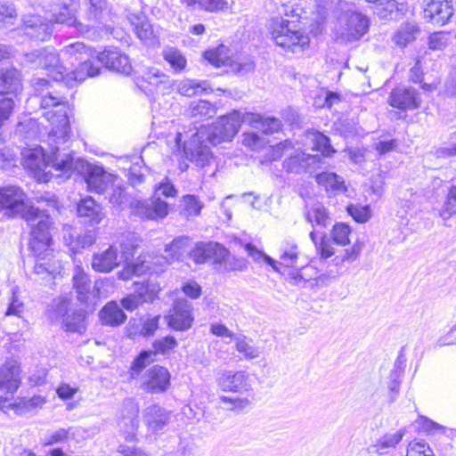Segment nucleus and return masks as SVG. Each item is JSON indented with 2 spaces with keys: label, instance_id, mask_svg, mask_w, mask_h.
Listing matches in <instances>:
<instances>
[{
  "label": "nucleus",
  "instance_id": "nucleus-35",
  "mask_svg": "<svg viewBox=\"0 0 456 456\" xmlns=\"http://www.w3.org/2000/svg\"><path fill=\"white\" fill-rule=\"evenodd\" d=\"M177 92L187 97H192L201 93L212 92L211 86L207 80L183 79L176 84Z\"/></svg>",
  "mask_w": 456,
  "mask_h": 456
},
{
  "label": "nucleus",
  "instance_id": "nucleus-52",
  "mask_svg": "<svg viewBox=\"0 0 456 456\" xmlns=\"http://www.w3.org/2000/svg\"><path fill=\"white\" fill-rule=\"evenodd\" d=\"M313 141L314 142V150L322 152L323 156L330 157L335 152L330 145V139L326 135L315 133L314 134Z\"/></svg>",
  "mask_w": 456,
  "mask_h": 456
},
{
  "label": "nucleus",
  "instance_id": "nucleus-17",
  "mask_svg": "<svg viewBox=\"0 0 456 456\" xmlns=\"http://www.w3.org/2000/svg\"><path fill=\"white\" fill-rule=\"evenodd\" d=\"M21 383L20 362L10 357L0 365V393L14 394Z\"/></svg>",
  "mask_w": 456,
  "mask_h": 456
},
{
  "label": "nucleus",
  "instance_id": "nucleus-45",
  "mask_svg": "<svg viewBox=\"0 0 456 456\" xmlns=\"http://www.w3.org/2000/svg\"><path fill=\"white\" fill-rule=\"evenodd\" d=\"M314 10L312 12L316 23L324 22L335 7V0H314Z\"/></svg>",
  "mask_w": 456,
  "mask_h": 456
},
{
  "label": "nucleus",
  "instance_id": "nucleus-3",
  "mask_svg": "<svg viewBox=\"0 0 456 456\" xmlns=\"http://www.w3.org/2000/svg\"><path fill=\"white\" fill-rule=\"evenodd\" d=\"M94 54H96V52L88 48L82 42H76L66 45L60 52L61 60L71 66H75L76 62H78V67L75 70L69 72L68 68L56 66L51 73L53 80L63 82L66 86L73 87L88 77H93L99 75L101 68L89 60Z\"/></svg>",
  "mask_w": 456,
  "mask_h": 456
},
{
  "label": "nucleus",
  "instance_id": "nucleus-9",
  "mask_svg": "<svg viewBox=\"0 0 456 456\" xmlns=\"http://www.w3.org/2000/svg\"><path fill=\"white\" fill-rule=\"evenodd\" d=\"M242 123H246L244 113L233 110L229 115L219 118L213 126L198 129L197 135L207 138L212 145H217L223 142L231 141Z\"/></svg>",
  "mask_w": 456,
  "mask_h": 456
},
{
  "label": "nucleus",
  "instance_id": "nucleus-55",
  "mask_svg": "<svg viewBox=\"0 0 456 456\" xmlns=\"http://www.w3.org/2000/svg\"><path fill=\"white\" fill-rule=\"evenodd\" d=\"M245 249L248 252V254L255 260V261H261L263 260L269 265H271L275 271L280 272L279 268L277 266V261H275L271 256H267L264 252L258 250L255 246L248 243L245 246Z\"/></svg>",
  "mask_w": 456,
  "mask_h": 456
},
{
  "label": "nucleus",
  "instance_id": "nucleus-23",
  "mask_svg": "<svg viewBox=\"0 0 456 456\" xmlns=\"http://www.w3.org/2000/svg\"><path fill=\"white\" fill-rule=\"evenodd\" d=\"M165 319L168 326L174 330H188L193 321L191 304L186 299H177L171 313Z\"/></svg>",
  "mask_w": 456,
  "mask_h": 456
},
{
  "label": "nucleus",
  "instance_id": "nucleus-29",
  "mask_svg": "<svg viewBox=\"0 0 456 456\" xmlns=\"http://www.w3.org/2000/svg\"><path fill=\"white\" fill-rule=\"evenodd\" d=\"M190 239L187 236H180L172 240L171 243L166 245V256L157 257L156 264L163 266L180 261L190 248Z\"/></svg>",
  "mask_w": 456,
  "mask_h": 456
},
{
  "label": "nucleus",
  "instance_id": "nucleus-53",
  "mask_svg": "<svg viewBox=\"0 0 456 456\" xmlns=\"http://www.w3.org/2000/svg\"><path fill=\"white\" fill-rule=\"evenodd\" d=\"M348 214L358 223L367 222L371 216L369 206L349 205L346 208Z\"/></svg>",
  "mask_w": 456,
  "mask_h": 456
},
{
  "label": "nucleus",
  "instance_id": "nucleus-30",
  "mask_svg": "<svg viewBox=\"0 0 456 456\" xmlns=\"http://www.w3.org/2000/svg\"><path fill=\"white\" fill-rule=\"evenodd\" d=\"M246 123L253 127L261 130L264 134H269L278 132L281 128V121L273 117H264L259 114L244 113Z\"/></svg>",
  "mask_w": 456,
  "mask_h": 456
},
{
  "label": "nucleus",
  "instance_id": "nucleus-34",
  "mask_svg": "<svg viewBox=\"0 0 456 456\" xmlns=\"http://www.w3.org/2000/svg\"><path fill=\"white\" fill-rule=\"evenodd\" d=\"M216 112V105L205 100L191 102L186 110L187 116L196 121L213 118Z\"/></svg>",
  "mask_w": 456,
  "mask_h": 456
},
{
  "label": "nucleus",
  "instance_id": "nucleus-14",
  "mask_svg": "<svg viewBox=\"0 0 456 456\" xmlns=\"http://www.w3.org/2000/svg\"><path fill=\"white\" fill-rule=\"evenodd\" d=\"M78 5V0H56L51 5V21L74 27L82 35H88V26L77 19Z\"/></svg>",
  "mask_w": 456,
  "mask_h": 456
},
{
  "label": "nucleus",
  "instance_id": "nucleus-62",
  "mask_svg": "<svg viewBox=\"0 0 456 456\" xmlns=\"http://www.w3.org/2000/svg\"><path fill=\"white\" fill-rule=\"evenodd\" d=\"M17 289H12V295L11 297V302L6 309L5 315H16L20 316L21 313L24 311V304L19 299L17 296Z\"/></svg>",
  "mask_w": 456,
  "mask_h": 456
},
{
  "label": "nucleus",
  "instance_id": "nucleus-16",
  "mask_svg": "<svg viewBox=\"0 0 456 456\" xmlns=\"http://www.w3.org/2000/svg\"><path fill=\"white\" fill-rule=\"evenodd\" d=\"M322 164L323 159L321 156L296 151L284 160L283 168L292 174L314 173L320 169Z\"/></svg>",
  "mask_w": 456,
  "mask_h": 456
},
{
  "label": "nucleus",
  "instance_id": "nucleus-57",
  "mask_svg": "<svg viewBox=\"0 0 456 456\" xmlns=\"http://www.w3.org/2000/svg\"><path fill=\"white\" fill-rule=\"evenodd\" d=\"M111 185V191L108 196L110 203L113 206H123L128 200L125 188L120 184H115V183Z\"/></svg>",
  "mask_w": 456,
  "mask_h": 456
},
{
  "label": "nucleus",
  "instance_id": "nucleus-2",
  "mask_svg": "<svg viewBox=\"0 0 456 456\" xmlns=\"http://www.w3.org/2000/svg\"><path fill=\"white\" fill-rule=\"evenodd\" d=\"M135 248L136 247L131 241H117L107 249L93 255L92 268L95 272L107 273L125 264L124 268L118 273V279L127 281L134 275L141 276L150 269V266L140 258L135 262L131 261Z\"/></svg>",
  "mask_w": 456,
  "mask_h": 456
},
{
  "label": "nucleus",
  "instance_id": "nucleus-37",
  "mask_svg": "<svg viewBox=\"0 0 456 456\" xmlns=\"http://www.w3.org/2000/svg\"><path fill=\"white\" fill-rule=\"evenodd\" d=\"M101 320L104 324L118 326L122 324L126 315L116 302L108 303L100 312Z\"/></svg>",
  "mask_w": 456,
  "mask_h": 456
},
{
  "label": "nucleus",
  "instance_id": "nucleus-10",
  "mask_svg": "<svg viewBox=\"0 0 456 456\" xmlns=\"http://www.w3.org/2000/svg\"><path fill=\"white\" fill-rule=\"evenodd\" d=\"M369 19L355 11H346L337 20L334 27L336 40L342 44L358 41L369 30Z\"/></svg>",
  "mask_w": 456,
  "mask_h": 456
},
{
  "label": "nucleus",
  "instance_id": "nucleus-36",
  "mask_svg": "<svg viewBox=\"0 0 456 456\" xmlns=\"http://www.w3.org/2000/svg\"><path fill=\"white\" fill-rule=\"evenodd\" d=\"M419 33V28L415 22H403L394 34L392 40L397 46L404 48L416 39Z\"/></svg>",
  "mask_w": 456,
  "mask_h": 456
},
{
  "label": "nucleus",
  "instance_id": "nucleus-12",
  "mask_svg": "<svg viewBox=\"0 0 456 456\" xmlns=\"http://www.w3.org/2000/svg\"><path fill=\"white\" fill-rule=\"evenodd\" d=\"M175 143L179 149L183 143L185 157L197 167L204 168L209 166L213 160V154L208 147V139L198 136L197 131L191 135L190 141L183 142V134L177 133Z\"/></svg>",
  "mask_w": 456,
  "mask_h": 456
},
{
  "label": "nucleus",
  "instance_id": "nucleus-18",
  "mask_svg": "<svg viewBox=\"0 0 456 456\" xmlns=\"http://www.w3.org/2000/svg\"><path fill=\"white\" fill-rule=\"evenodd\" d=\"M218 387L224 392L242 394L251 390L249 375L245 370H222L216 379Z\"/></svg>",
  "mask_w": 456,
  "mask_h": 456
},
{
  "label": "nucleus",
  "instance_id": "nucleus-7",
  "mask_svg": "<svg viewBox=\"0 0 456 456\" xmlns=\"http://www.w3.org/2000/svg\"><path fill=\"white\" fill-rule=\"evenodd\" d=\"M177 191L174 184L165 178L155 189V195L149 200H135L130 203L131 213L142 219H163L168 215V204L160 196L175 197Z\"/></svg>",
  "mask_w": 456,
  "mask_h": 456
},
{
  "label": "nucleus",
  "instance_id": "nucleus-8",
  "mask_svg": "<svg viewBox=\"0 0 456 456\" xmlns=\"http://www.w3.org/2000/svg\"><path fill=\"white\" fill-rule=\"evenodd\" d=\"M22 75L10 66L0 69V118L13 114L22 92Z\"/></svg>",
  "mask_w": 456,
  "mask_h": 456
},
{
  "label": "nucleus",
  "instance_id": "nucleus-27",
  "mask_svg": "<svg viewBox=\"0 0 456 456\" xmlns=\"http://www.w3.org/2000/svg\"><path fill=\"white\" fill-rule=\"evenodd\" d=\"M26 59L37 67L46 69L48 77L52 79V70L56 66H63L60 63V54L58 55L53 47H45L28 53L26 54Z\"/></svg>",
  "mask_w": 456,
  "mask_h": 456
},
{
  "label": "nucleus",
  "instance_id": "nucleus-33",
  "mask_svg": "<svg viewBox=\"0 0 456 456\" xmlns=\"http://www.w3.org/2000/svg\"><path fill=\"white\" fill-rule=\"evenodd\" d=\"M316 183L330 194L346 191L344 179L332 172H322L315 175Z\"/></svg>",
  "mask_w": 456,
  "mask_h": 456
},
{
  "label": "nucleus",
  "instance_id": "nucleus-39",
  "mask_svg": "<svg viewBox=\"0 0 456 456\" xmlns=\"http://www.w3.org/2000/svg\"><path fill=\"white\" fill-rule=\"evenodd\" d=\"M306 221L314 226L327 227L331 221L328 209L320 202H316L306 212Z\"/></svg>",
  "mask_w": 456,
  "mask_h": 456
},
{
  "label": "nucleus",
  "instance_id": "nucleus-26",
  "mask_svg": "<svg viewBox=\"0 0 456 456\" xmlns=\"http://www.w3.org/2000/svg\"><path fill=\"white\" fill-rule=\"evenodd\" d=\"M77 213L82 223L91 226L99 224L105 217L102 205L90 196L82 199L77 203Z\"/></svg>",
  "mask_w": 456,
  "mask_h": 456
},
{
  "label": "nucleus",
  "instance_id": "nucleus-4",
  "mask_svg": "<svg viewBox=\"0 0 456 456\" xmlns=\"http://www.w3.org/2000/svg\"><path fill=\"white\" fill-rule=\"evenodd\" d=\"M34 86L37 92L36 97L38 98L41 108L56 109L43 113V116L53 126L51 135L65 141L69 136L70 132L67 115L68 102L66 97L53 88V86L45 78H37L34 82Z\"/></svg>",
  "mask_w": 456,
  "mask_h": 456
},
{
  "label": "nucleus",
  "instance_id": "nucleus-51",
  "mask_svg": "<svg viewBox=\"0 0 456 456\" xmlns=\"http://www.w3.org/2000/svg\"><path fill=\"white\" fill-rule=\"evenodd\" d=\"M210 242L198 243L195 248L190 251L191 258L197 264L205 263L210 260Z\"/></svg>",
  "mask_w": 456,
  "mask_h": 456
},
{
  "label": "nucleus",
  "instance_id": "nucleus-25",
  "mask_svg": "<svg viewBox=\"0 0 456 456\" xmlns=\"http://www.w3.org/2000/svg\"><path fill=\"white\" fill-rule=\"evenodd\" d=\"M97 61L107 69L116 72L128 75L132 71L127 55L122 53L117 48H109L97 54Z\"/></svg>",
  "mask_w": 456,
  "mask_h": 456
},
{
  "label": "nucleus",
  "instance_id": "nucleus-46",
  "mask_svg": "<svg viewBox=\"0 0 456 456\" xmlns=\"http://www.w3.org/2000/svg\"><path fill=\"white\" fill-rule=\"evenodd\" d=\"M298 257V248L295 243L286 242L281 248L280 261L281 265L287 267L294 266Z\"/></svg>",
  "mask_w": 456,
  "mask_h": 456
},
{
  "label": "nucleus",
  "instance_id": "nucleus-6",
  "mask_svg": "<svg viewBox=\"0 0 456 456\" xmlns=\"http://www.w3.org/2000/svg\"><path fill=\"white\" fill-rule=\"evenodd\" d=\"M268 28L273 40L285 52L301 53L309 45L308 34L301 30L296 21L273 17L269 22Z\"/></svg>",
  "mask_w": 456,
  "mask_h": 456
},
{
  "label": "nucleus",
  "instance_id": "nucleus-31",
  "mask_svg": "<svg viewBox=\"0 0 456 456\" xmlns=\"http://www.w3.org/2000/svg\"><path fill=\"white\" fill-rule=\"evenodd\" d=\"M73 286L80 302L88 303L94 297L92 290V282L88 275L79 266L75 269Z\"/></svg>",
  "mask_w": 456,
  "mask_h": 456
},
{
  "label": "nucleus",
  "instance_id": "nucleus-43",
  "mask_svg": "<svg viewBox=\"0 0 456 456\" xmlns=\"http://www.w3.org/2000/svg\"><path fill=\"white\" fill-rule=\"evenodd\" d=\"M69 298L67 297H59L54 298L49 305V316L52 320H63L70 313Z\"/></svg>",
  "mask_w": 456,
  "mask_h": 456
},
{
  "label": "nucleus",
  "instance_id": "nucleus-38",
  "mask_svg": "<svg viewBox=\"0 0 456 456\" xmlns=\"http://www.w3.org/2000/svg\"><path fill=\"white\" fill-rule=\"evenodd\" d=\"M127 19L141 40H147L151 37L153 33L151 24L142 12L129 13Z\"/></svg>",
  "mask_w": 456,
  "mask_h": 456
},
{
  "label": "nucleus",
  "instance_id": "nucleus-50",
  "mask_svg": "<svg viewBox=\"0 0 456 456\" xmlns=\"http://www.w3.org/2000/svg\"><path fill=\"white\" fill-rule=\"evenodd\" d=\"M235 346L236 350L243 354L246 359H255L260 354L259 349L250 344V341L247 340L245 337L237 338Z\"/></svg>",
  "mask_w": 456,
  "mask_h": 456
},
{
  "label": "nucleus",
  "instance_id": "nucleus-5",
  "mask_svg": "<svg viewBox=\"0 0 456 456\" xmlns=\"http://www.w3.org/2000/svg\"><path fill=\"white\" fill-rule=\"evenodd\" d=\"M54 165L63 169V175L69 177L73 172L83 175L88 191L95 193H104L110 184L114 183L115 177L107 173L102 167L92 165L82 159L76 160L71 155L66 159H54Z\"/></svg>",
  "mask_w": 456,
  "mask_h": 456
},
{
  "label": "nucleus",
  "instance_id": "nucleus-21",
  "mask_svg": "<svg viewBox=\"0 0 456 456\" xmlns=\"http://www.w3.org/2000/svg\"><path fill=\"white\" fill-rule=\"evenodd\" d=\"M387 102L390 106L406 111L418 109L420 106L421 98L414 87L399 86L391 91Z\"/></svg>",
  "mask_w": 456,
  "mask_h": 456
},
{
  "label": "nucleus",
  "instance_id": "nucleus-42",
  "mask_svg": "<svg viewBox=\"0 0 456 456\" xmlns=\"http://www.w3.org/2000/svg\"><path fill=\"white\" fill-rule=\"evenodd\" d=\"M155 353L153 351H142L133 361L129 374L132 379L139 378L141 372L151 362L155 361Z\"/></svg>",
  "mask_w": 456,
  "mask_h": 456
},
{
  "label": "nucleus",
  "instance_id": "nucleus-24",
  "mask_svg": "<svg viewBox=\"0 0 456 456\" xmlns=\"http://www.w3.org/2000/svg\"><path fill=\"white\" fill-rule=\"evenodd\" d=\"M86 9L84 11V20L86 23L84 25L88 26V34L91 30L103 24L109 13V2L108 0H84Z\"/></svg>",
  "mask_w": 456,
  "mask_h": 456
},
{
  "label": "nucleus",
  "instance_id": "nucleus-61",
  "mask_svg": "<svg viewBox=\"0 0 456 456\" xmlns=\"http://www.w3.org/2000/svg\"><path fill=\"white\" fill-rule=\"evenodd\" d=\"M438 159H448L456 156V141L442 143L435 151Z\"/></svg>",
  "mask_w": 456,
  "mask_h": 456
},
{
  "label": "nucleus",
  "instance_id": "nucleus-47",
  "mask_svg": "<svg viewBox=\"0 0 456 456\" xmlns=\"http://www.w3.org/2000/svg\"><path fill=\"white\" fill-rule=\"evenodd\" d=\"M405 456H435V454L428 443L413 439L408 443Z\"/></svg>",
  "mask_w": 456,
  "mask_h": 456
},
{
  "label": "nucleus",
  "instance_id": "nucleus-15",
  "mask_svg": "<svg viewBox=\"0 0 456 456\" xmlns=\"http://www.w3.org/2000/svg\"><path fill=\"white\" fill-rule=\"evenodd\" d=\"M134 291L122 298L121 305L127 311H134L146 302H153L160 291V286L151 281L134 282Z\"/></svg>",
  "mask_w": 456,
  "mask_h": 456
},
{
  "label": "nucleus",
  "instance_id": "nucleus-19",
  "mask_svg": "<svg viewBox=\"0 0 456 456\" xmlns=\"http://www.w3.org/2000/svg\"><path fill=\"white\" fill-rule=\"evenodd\" d=\"M170 373L167 368L154 365L149 368L141 377V387L151 394L163 393L170 386Z\"/></svg>",
  "mask_w": 456,
  "mask_h": 456
},
{
  "label": "nucleus",
  "instance_id": "nucleus-44",
  "mask_svg": "<svg viewBox=\"0 0 456 456\" xmlns=\"http://www.w3.org/2000/svg\"><path fill=\"white\" fill-rule=\"evenodd\" d=\"M204 55L206 60L216 67L227 65L232 61L229 57V49L223 45L216 49L207 51Z\"/></svg>",
  "mask_w": 456,
  "mask_h": 456
},
{
  "label": "nucleus",
  "instance_id": "nucleus-63",
  "mask_svg": "<svg viewBox=\"0 0 456 456\" xmlns=\"http://www.w3.org/2000/svg\"><path fill=\"white\" fill-rule=\"evenodd\" d=\"M72 430V428H69V429L59 428L55 430L47 437V439L45 442V444L51 445L53 444L63 443L68 439L69 435L71 433Z\"/></svg>",
  "mask_w": 456,
  "mask_h": 456
},
{
  "label": "nucleus",
  "instance_id": "nucleus-59",
  "mask_svg": "<svg viewBox=\"0 0 456 456\" xmlns=\"http://www.w3.org/2000/svg\"><path fill=\"white\" fill-rule=\"evenodd\" d=\"M167 78L166 74L155 68L147 69L142 76L143 80L154 86H159V84L164 83Z\"/></svg>",
  "mask_w": 456,
  "mask_h": 456
},
{
  "label": "nucleus",
  "instance_id": "nucleus-41",
  "mask_svg": "<svg viewBox=\"0 0 456 456\" xmlns=\"http://www.w3.org/2000/svg\"><path fill=\"white\" fill-rule=\"evenodd\" d=\"M162 56L175 73H181L185 69L187 60L178 49L166 47L162 52Z\"/></svg>",
  "mask_w": 456,
  "mask_h": 456
},
{
  "label": "nucleus",
  "instance_id": "nucleus-20",
  "mask_svg": "<svg viewBox=\"0 0 456 456\" xmlns=\"http://www.w3.org/2000/svg\"><path fill=\"white\" fill-rule=\"evenodd\" d=\"M424 17L437 26L448 23L454 15L452 0H423Z\"/></svg>",
  "mask_w": 456,
  "mask_h": 456
},
{
  "label": "nucleus",
  "instance_id": "nucleus-32",
  "mask_svg": "<svg viewBox=\"0 0 456 456\" xmlns=\"http://www.w3.org/2000/svg\"><path fill=\"white\" fill-rule=\"evenodd\" d=\"M405 435V428H402L394 433H385L374 443L373 448L375 452L382 455L387 453L389 450L395 449Z\"/></svg>",
  "mask_w": 456,
  "mask_h": 456
},
{
  "label": "nucleus",
  "instance_id": "nucleus-49",
  "mask_svg": "<svg viewBox=\"0 0 456 456\" xmlns=\"http://www.w3.org/2000/svg\"><path fill=\"white\" fill-rule=\"evenodd\" d=\"M202 208V204L194 195H185L182 200V211L187 216H198Z\"/></svg>",
  "mask_w": 456,
  "mask_h": 456
},
{
  "label": "nucleus",
  "instance_id": "nucleus-54",
  "mask_svg": "<svg viewBox=\"0 0 456 456\" xmlns=\"http://www.w3.org/2000/svg\"><path fill=\"white\" fill-rule=\"evenodd\" d=\"M160 315L156 316H146L145 318H142V328L139 330V334L142 337H150L154 334V332L159 328Z\"/></svg>",
  "mask_w": 456,
  "mask_h": 456
},
{
  "label": "nucleus",
  "instance_id": "nucleus-40",
  "mask_svg": "<svg viewBox=\"0 0 456 456\" xmlns=\"http://www.w3.org/2000/svg\"><path fill=\"white\" fill-rule=\"evenodd\" d=\"M67 331L82 334L86 330L85 314L82 310H73L62 320Z\"/></svg>",
  "mask_w": 456,
  "mask_h": 456
},
{
  "label": "nucleus",
  "instance_id": "nucleus-58",
  "mask_svg": "<svg viewBox=\"0 0 456 456\" xmlns=\"http://www.w3.org/2000/svg\"><path fill=\"white\" fill-rule=\"evenodd\" d=\"M177 346V341L174 337L167 336L153 343L155 354L158 353L166 354Z\"/></svg>",
  "mask_w": 456,
  "mask_h": 456
},
{
  "label": "nucleus",
  "instance_id": "nucleus-60",
  "mask_svg": "<svg viewBox=\"0 0 456 456\" xmlns=\"http://www.w3.org/2000/svg\"><path fill=\"white\" fill-rule=\"evenodd\" d=\"M17 18V12L12 5H1L0 6V23L4 27H9L14 24Z\"/></svg>",
  "mask_w": 456,
  "mask_h": 456
},
{
  "label": "nucleus",
  "instance_id": "nucleus-64",
  "mask_svg": "<svg viewBox=\"0 0 456 456\" xmlns=\"http://www.w3.org/2000/svg\"><path fill=\"white\" fill-rule=\"evenodd\" d=\"M210 259L216 263H222L228 256L227 249L219 243L210 242Z\"/></svg>",
  "mask_w": 456,
  "mask_h": 456
},
{
  "label": "nucleus",
  "instance_id": "nucleus-11",
  "mask_svg": "<svg viewBox=\"0 0 456 456\" xmlns=\"http://www.w3.org/2000/svg\"><path fill=\"white\" fill-rule=\"evenodd\" d=\"M69 154L61 156L59 154V148L53 147L52 152L49 157L46 158L45 153L42 147H37L34 149L27 150L23 152L24 157V167L33 173L34 176L39 181L46 183L48 182L53 175L48 168L51 167L55 170L61 171L63 169L54 165V159L56 157L59 159H66Z\"/></svg>",
  "mask_w": 456,
  "mask_h": 456
},
{
  "label": "nucleus",
  "instance_id": "nucleus-22",
  "mask_svg": "<svg viewBox=\"0 0 456 456\" xmlns=\"http://www.w3.org/2000/svg\"><path fill=\"white\" fill-rule=\"evenodd\" d=\"M24 33L31 38L45 41L53 33V22L38 14H26L22 18Z\"/></svg>",
  "mask_w": 456,
  "mask_h": 456
},
{
  "label": "nucleus",
  "instance_id": "nucleus-28",
  "mask_svg": "<svg viewBox=\"0 0 456 456\" xmlns=\"http://www.w3.org/2000/svg\"><path fill=\"white\" fill-rule=\"evenodd\" d=\"M170 414L171 412L165 408L151 404L144 409L142 419L150 431L158 433L167 425Z\"/></svg>",
  "mask_w": 456,
  "mask_h": 456
},
{
  "label": "nucleus",
  "instance_id": "nucleus-48",
  "mask_svg": "<svg viewBox=\"0 0 456 456\" xmlns=\"http://www.w3.org/2000/svg\"><path fill=\"white\" fill-rule=\"evenodd\" d=\"M351 232V228L348 224L338 223L331 230V238L336 244L346 246L350 242L349 236Z\"/></svg>",
  "mask_w": 456,
  "mask_h": 456
},
{
  "label": "nucleus",
  "instance_id": "nucleus-1",
  "mask_svg": "<svg viewBox=\"0 0 456 456\" xmlns=\"http://www.w3.org/2000/svg\"><path fill=\"white\" fill-rule=\"evenodd\" d=\"M30 226L29 248L36 257L34 273L45 283L51 282L61 273V263L50 249L52 243V218L38 215L37 210L30 209L26 215Z\"/></svg>",
  "mask_w": 456,
  "mask_h": 456
},
{
  "label": "nucleus",
  "instance_id": "nucleus-13",
  "mask_svg": "<svg viewBox=\"0 0 456 456\" xmlns=\"http://www.w3.org/2000/svg\"><path fill=\"white\" fill-rule=\"evenodd\" d=\"M25 193L17 186H7L0 189V210H6L9 216L20 215L27 222L26 215L28 210L36 209L38 215L50 216L45 210H40L34 206L25 203Z\"/></svg>",
  "mask_w": 456,
  "mask_h": 456
},
{
  "label": "nucleus",
  "instance_id": "nucleus-56",
  "mask_svg": "<svg viewBox=\"0 0 456 456\" xmlns=\"http://www.w3.org/2000/svg\"><path fill=\"white\" fill-rule=\"evenodd\" d=\"M220 401L226 405L225 409L229 411H240L250 404V401L246 397H229L220 396Z\"/></svg>",
  "mask_w": 456,
  "mask_h": 456
}]
</instances>
